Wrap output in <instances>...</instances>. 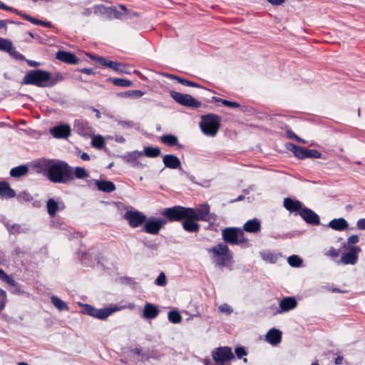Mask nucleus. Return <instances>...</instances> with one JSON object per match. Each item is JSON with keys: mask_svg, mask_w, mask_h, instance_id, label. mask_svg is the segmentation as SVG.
<instances>
[{"mask_svg": "<svg viewBox=\"0 0 365 365\" xmlns=\"http://www.w3.org/2000/svg\"><path fill=\"white\" fill-rule=\"evenodd\" d=\"M35 166L38 172L43 173L52 182L68 183L73 180V169L64 161L42 159Z\"/></svg>", "mask_w": 365, "mask_h": 365, "instance_id": "f257e3e1", "label": "nucleus"}, {"mask_svg": "<svg viewBox=\"0 0 365 365\" xmlns=\"http://www.w3.org/2000/svg\"><path fill=\"white\" fill-rule=\"evenodd\" d=\"M63 80V76L60 73L52 75L48 71L38 69L29 71L24 78L23 84L52 87Z\"/></svg>", "mask_w": 365, "mask_h": 365, "instance_id": "f03ea898", "label": "nucleus"}, {"mask_svg": "<svg viewBox=\"0 0 365 365\" xmlns=\"http://www.w3.org/2000/svg\"><path fill=\"white\" fill-rule=\"evenodd\" d=\"M221 118L216 114H207L202 117L200 123L202 132L208 136H215L219 130Z\"/></svg>", "mask_w": 365, "mask_h": 365, "instance_id": "7ed1b4c3", "label": "nucleus"}, {"mask_svg": "<svg viewBox=\"0 0 365 365\" xmlns=\"http://www.w3.org/2000/svg\"><path fill=\"white\" fill-rule=\"evenodd\" d=\"M193 213L192 208L182 206L165 208L160 212L170 222H178L183 220L185 217H191Z\"/></svg>", "mask_w": 365, "mask_h": 365, "instance_id": "20e7f679", "label": "nucleus"}, {"mask_svg": "<svg viewBox=\"0 0 365 365\" xmlns=\"http://www.w3.org/2000/svg\"><path fill=\"white\" fill-rule=\"evenodd\" d=\"M134 304H130L127 307H117L114 306L111 308H104V309H96L93 307L91 305L86 304L83 308V313L90 315L91 317H96L100 319H106L108 317H109L111 314L115 312L121 310L122 309L129 308L130 309L134 308Z\"/></svg>", "mask_w": 365, "mask_h": 365, "instance_id": "39448f33", "label": "nucleus"}, {"mask_svg": "<svg viewBox=\"0 0 365 365\" xmlns=\"http://www.w3.org/2000/svg\"><path fill=\"white\" fill-rule=\"evenodd\" d=\"M222 235L225 242L230 245H240L247 242L244 232L237 227H227L222 230Z\"/></svg>", "mask_w": 365, "mask_h": 365, "instance_id": "423d86ee", "label": "nucleus"}, {"mask_svg": "<svg viewBox=\"0 0 365 365\" xmlns=\"http://www.w3.org/2000/svg\"><path fill=\"white\" fill-rule=\"evenodd\" d=\"M210 252L214 254L215 262L219 266H225L230 259L229 248L225 244L220 243L210 250Z\"/></svg>", "mask_w": 365, "mask_h": 365, "instance_id": "0eeeda50", "label": "nucleus"}, {"mask_svg": "<svg viewBox=\"0 0 365 365\" xmlns=\"http://www.w3.org/2000/svg\"><path fill=\"white\" fill-rule=\"evenodd\" d=\"M170 95L173 99L180 105L193 108H197L201 106L200 102L195 100L189 94H185L177 91H172Z\"/></svg>", "mask_w": 365, "mask_h": 365, "instance_id": "6e6552de", "label": "nucleus"}, {"mask_svg": "<svg viewBox=\"0 0 365 365\" xmlns=\"http://www.w3.org/2000/svg\"><path fill=\"white\" fill-rule=\"evenodd\" d=\"M214 361L218 365H224L227 361L234 358V354L231 348L228 346H222L215 349L212 353Z\"/></svg>", "mask_w": 365, "mask_h": 365, "instance_id": "1a4fd4ad", "label": "nucleus"}, {"mask_svg": "<svg viewBox=\"0 0 365 365\" xmlns=\"http://www.w3.org/2000/svg\"><path fill=\"white\" fill-rule=\"evenodd\" d=\"M124 218L128 220L131 227L135 228L143 225L146 221V216L138 210H129L125 212Z\"/></svg>", "mask_w": 365, "mask_h": 365, "instance_id": "9d476101", "label": "nucleus"}, {"mask_svg": "<svg viewBox=\"0 0 365 365\" xmlns=\"http://www.w3.org/2000/svg\"><path fill=\"white\" fill-rule=\"evenodd\" d=\"M348 252L344 254L339 262L344 264H355L358 261V255L361 252V248L358 246L350 247L348 249Z\"/></svg>", "mask_w": 365, "mask_h": 365, "instance_id": "9b49d317", "label": "nucleus"}, {"mask_svg": "<svg viewBox=\"0 0 365 365\" xmlns=\"http://www.w3.org/2000/svg\"><path fill=\"white\" fill-rule=\"evenodd\" d=\"M49 132L55 138H67L71 135V129L68 124H60L51 128Z\"/></svg>", "mask_w": 365, "mask_h": 365, "instance_id": "f8f14e48", "label": "nucleus"}, {"mask_svg": "<svg viewBox=\"0 0 365 365\" xmlns=\"http://www.w3.org/2000/svg\"><path fill=\"white\" fill-rule=\"evenodd\" d=\"M166 222L167 221L163 219H151L145 224L144 230L147 233L157 235Z\"/></svg>", "mask_w": 365, "mask_h": 365, "instance_id": "ddd939ff", "label": "nucleus"}, {"mask_svg": "<svg viewBox=\"0 0 365 365\" xmlns=\"http://www.w3.org/2000/svg\"><path fill=\"white\" fill-rule=\"evenodd\" d=\"M297 305L296 299L293 297H287L279 302V309L275 308L274 314L289 312L294 309Z\"/></svg>", "mask_w": 365, "mask_h": 365, "instance_id": "4468645a", "label": "nucleus"}, {"mask_svg": "<svg viewBox=\"0 0 365 365\" xmlns=\"http://www.w3.org/2000/svg\"><path fill=\"white\" fill-rule=\"evenodd\" d=\"M143 153L140 151H133L128 153L125 157V160L130 163L131 166L134 168H142L145 166L144 164H143L139 159L143 157Z\"/></svg>", "mask_w": 365, "mask_h": 365, "instance_id": "2eb2a0df", "label": "nucleus"}, {"mask_svg": "<svg viewBox=\"0 0 365 365\" xmlns=\"http://www.w3.org/2000/svg\"><path fill=\"white\" fill-rule=\"evenodd\" d=\"M193 214L190 218H195L196 220L202 221L210 220V206L208 205H202L199 208H192Z\"/></svg>", "mask_w": 365, "mask_h": 365, "instance_id": "dca6fc26", "label": "nucleus"}, {"mask_svg": "<svg viewBox=\"0 0 365 365\" xmlns=\"http://www.w3.org/2000/svg\"><path fill=\"white\" fill-rule=\"evenodd\" d=\"M299 215L309 224L319 225L320 222L319 216L308 208L304 207L300 210Z\"/></svg>", "mask_w": 365, "mask_h": 365, "instance_id": "f3484780", "label": "nucleus"}, {"mask_svg": "<svg viewBox=\"0 0 365 365\" xmlns=\"http://www.w3.org/2000/svg\"><path fill=\"white\" fill-rule=\"evenodd\" d=\"M195 218L185 217L182 222L183 229L188 232H197L200 230V225L197 223Z\"/></svg>", "mask_w": 365, "mask_h": 365, "instance_id": "a211bd4d", "label": "nucleus"}, {"mask_svg": "<svg viewBox=\"0 0 365 365\" xmlns=\"http://www.w3.org/2000/svg\"><path fill=\"white\" fill-rule=\"evenodd\" d=\"M56 58L69 64H76L78 62V58L73 53L63 51L57 52Z\"/></svg>", "mask_w": 365, "mask_h": 365, "instance_id": "6ab92c4d", "label": "nucleus"}, {"mask_svg": "<svg viewBox=\"0 0 365 365\" xmlns=\"http://www.w3.org/2000/svg\"><path fill=\"white\" fill-rule=\"evenodd\" d=\"M261 230V222L257 219L254 218L252 220H248L245 223L243 226V232L246 231L250 233H257L259 232Z\"/></svg>", "mask_w": 365, "mask_h": 365, "instance_id": "aec40b11", "label": "nucleus"}, {"mask_svg": "<svg viewBox=\"0 0 365 365\" xmlns=\"http://www.w3.org/2000/svg\"><path fill=\"white\" fill-rule=\"evenodd\" d=\"M163 163L165 167L170 169H176L180 167V160L179 158L171 154L164 155L163 158Z\"/></svg>", "mask_w": 365, "mask_h": 365, "instance_id": "412c9836", "label": "nucleus"}, {"mask_svg": "<svg viewBox=\"0 0 365 365\" xmlns=\"http://www.w3.org/2000/svg\"><path fill=\"white\" fill-rule=\"evenodd\" d=\"M159 309L157 306L151 303L145 304L143 309V317L145 319H155L159 314Z\"/></svg>", "mask_w": 365, "mask_h": 365, "instance_id": "4be33fe9", "label": "nucleus"}, {"mask_svg": "<svg viewBox=\"0 0 365 365\" xmlns=\"http://www.w3.org/2000/svg\"><path fill=\"white\" fill-rule=\"evenodd\" d=\"M266 339L272 345H277L281 341L282 332L278 329H272L267 332Z\"/></svg>", "mask_w": 365, "mask_h": 365, "instance_id": "5701e85b", "label": "nucleus"}, {"mask_svg": "<svg viewBox=\"0 0 365 365\" xmlns=\"http://www.w3.org/2000/svg\"><path fill=\"white\" fill-rule=\"evenodd\" d=\"M96 185L100 191L110 193L115 190V184L109 180H96Z\"/></svg>", "mask_w": 365, "mask_h": 365, "instance_id": "b1692460", "label": "nucleus"}, {"mask_svg": "<svg viewBox=\"0 0 365 365\" xmlns=\"http://www.w3.org/2000/svg\"><path fill=\"white\" fill-rule=\"evenodd\" d=\"M284 207L290 212H300L303 209L302 204L299 200H294L291 198H285L284 200Z\"/></svg>", "mask_w": 365, "mask_h": 365, "instance_id": "393cba45", "label": "nucleus"}, {"mask_svg": "<svg viewBox=\"0 0 365 365\" xmlns=\"http://www.w3.org/2000/svg\"><path fill=\"white\" fill-rule=\"evenodd\" d=\"M46 207L48 215L51 217H54L57 211L60 209L63 210L65 206L63 203L58 204L53 199L50 198L46 202Z\"/></svg>", "mask_w": 365, "mask_h": 365, "instance_id": "a878e982", "label": "nucleus"}, {"mask_svg": "<svg viewBox=\"0 0 365 365\" xmlns=\"http://www.w3.org/2000/svg\"><path fill=\"white\" fill-rule=\"evenodd\" d=\"M348 225H349L348 222L343 217H340L338 219H334V220H331L328 225V226L330 228H331L334 230H336V231L344 230L348 227Z\"/></svg>", "mask_w": 365, "mask_h": 365, "instance_id": "bb28decb", "label": "nucleus"}, {"mask_svg": "<svg viewBox=\"0 0 365 365\" xmlns=\"http://www.w3.org/2000/svg\"><path fill=\"white\" fill-rule=\"evenodd\" d=\"M110 68L113 71L117 72L119 74H130L131 71L129 69V67L120 62L113 61L110 64Z\"/></svg>", "mask_w": 365, "mask_h": 365, "instance_id": "cd10ccee", "label": "nucleus"}, {"mask_svg": "<svg viewBox=\"0 0 365 365\" xmlns=\"http://www.w3.org/2000/svg\"><path fill=\"white\" fill-rule=\"evenodd\" d=\"M16 193L11 189L9 183L5 182H0V196L5 198H11L15 197Z\"/></svg>", "mask_w": 365, "mask_h": 365, "instance_id": "c85d7f7f", "label": "nucleus"}, {"mask_svg": "<svg viewBox=\"0 0 365 365\" xmlns=\"http://www.w3.org/2000/svg\"><path fill=\"white\" fill-rule=\"evenodd\" d=\"M74 128L76 131L81 135H88L91 132V129L88 126V123L79 120L75 121Z\"/></svg>", "mask_w": 365, "mask_h": 365, "instance_id": "c756f323", "label": "nucleus"}, {"mask_svg": "<svg viewBox=\"0 0 365 365\" xmlns=\"http://www.w3.org/2000/svg\"><path fill=\"white\" fill-rule=\"evenodd\" d=\"M288 150L292 151L296 157L299 159H305L306 148L296 145L292 143H288L287 145Z\"/></svg>", "mask_w": 365, "mask_h": 365, "instance_id": "7c9ffc66", "label": "nucleus"}, {"mask_svg": "<svg viewBox=\"0 0 365 365\" xmlns=\"http://www.w3.org/2000/svg\"><path fill=\"white\" fill-rule=\"evenodd\" d=\"M29 171L27 166L26 165H19L15 168H13L10 170L11 176L14 178H19L25 175Z\"/></svg>", "mask_w": 365, "mask_h": 365, "instance_id": "2f4dec72", "label": "nucleus"}, {"mask_svg": "<svg viewBox=\"0 0 365 365\" xmlns=\"http://www.w3.org/2000/svg\"><path fill=\"white\" fill-rule=\"evenodd\" d=\"M51 301L52 304L58 309L59 311H68V307L65 302L61 300L56 296H52L51 297Z\"/></svg>", "mask_w": 365, "mask_h": 365, "instance_id": "473e14b6", "label": "nucleus"}, {"mask_svg": "<svg viewBox=\"0 0 365 365\" xmlns=\"http://www.w3.org/2000/svg\"><path fill=\"white\" fill-rule=\"evenodd\" d=\"M109 81L115 86L130 87L133 86V82L125 78H110Z\"/></svg>", "mask_w": 365, "mask_h": 365, "instance_id": "72a5a7b5", "label": "nucleus"}, {"mask_svg": "<svg viewBox=\"0 0 365 365\" xmlns=\"http://www.w3.org/2000/svg\"><path fill=\"white\" fill-rule=\"evenodd\" d=\"M0 50L13 53V45L8 39L0 38Z\"/></svg>", "mask_w": 365, "mask_h": 365, "instance_id": "f704fd0d", "label": "nucleus"}, {"mask_svg": "<svg viewBox=\"0 0 365 365\" xmlns=\"http://www.w3.org/2000/svg\"><path fill=\"white\" fill-rule=\"evenodd\" d=\"M144 154L149 158H156L160 155V150L158 148L145 147L144 149Z\"/></svg>", "mask_w": 365, "mask_h": 365, "instance_id": "c9c22d12", "label": "nucleus"}, {"mask_svg": "<svg viewBox=\"0 0 365 365\" xmlns=\"http://www.w3.org/2000/svg\"><path fill=\"white\" fill-rule=\"evenodd\" d=\"M161 141L166 145L173 146L178 143V138L173 135H165L161 137Z\"/></svg>", "mask_w": 365, "mask_h": 365, "instance_id": "e433bc0d", "label": "nucleus"}, {"mask_svg": "<svg viewBox=\"0 0 365 365\" xmlns=\"http://www.w3.org/2000/svg\"><path fill=\"white\" fill-rule=\"evenodd\" d=\"M0 279L6 282L8 284L15 287L16 282L14 280L11 276L8 275L2 269L0 268Z\"/></svg>", "mask_w": 365, "mask_h": 365, "instance_id": "4c0bfd02", "label": "nucleus"}, {"mask_svg": "<svg viewBox=\"0 0 365 365\" xmlns=\"http://www.w3.org/2000/svg\"><path fill=\"white\" fill-rule=\"evenodd\" d=\"M0 279L6 282L8 284L15 287L16 282L14 280L11 276L8 275L2 269L0 268Z\"/></svg>", "mask_w": 365, "mask_h": 365, "instance_id": "58836bf2", "label": "nucleus"}, {"mask_svg": "<svg viewBox=\"0 0 365 365\" xmlns=\"http://www.w3.org/2000/svg\"><path fill=\"white\" fill-rule=\"evenodd\" d=\"M168 317V320L173 324H178L182 321V317L177 311H170Z\"/></svg>", "mask_w": 365, "mask_h": 365, "instance_id": "ea45409f", "label": "nucleus"}, {"mask_svg": "<svg viewBox=\"0 0 365 365\" xmlns=\"http://www.w3.org/2000/svg\"><path fill=\"white\" fill-rule=\"evenodd\" d=\"M287 261L289 264L293 267H299L302 264V259L295 255L289 257Z\"/></svg>", "mask_w": 365, "mask_h": 365, "instance_id": "a19ab883", "label": "nucleus"}, {"mask_svg": "<svg viewBox=\"0 0 365 365\" xmlns=\"http://www.w3.org/2000/svg\"><path fill=\"white\" fill-rule=\"evenodd\" d=\"M73 172V176L75 175V177L78 179H83L88 177V172L81 167H76Z\"/></svg>", "mask_w": 365, "mask_h": 365, "instance_id": "79ce46f5", "label": "nucleus"}, {"mask_svg": "<svg viewBox=\"0 0 365 365\" xmlns=\"http://www.w3.org/2000/svg\"><path fill=\"white\" fill-rule=\"evenodd\" d=\"M144 95V93L141 91L133 90L126 91L125 93H121V96L123 97H130V98H140Z\"/></svg>", "mask_w": 365, "mask_h": 365, "instance_id": "37998d69", "label": "nucleus"}, {"mask_svg": "<svg viewBox=\"0 0 365 365\" xmlns=\"http://www.w3.org/2000/svg\"><path fill=\"white\" fill-rule=\"evenodd\" d=\"M91 144L94 148L101 149L104 145V138L101 135L94 136Z\"/></svg>", "mask_w": 365, "mask_h": 365, "instance_id": "c03bdc74", "label": "nucleus"}, {"mask_svg": "<svg viewBox=\"0 0 365 365\" xmlns=\"http://www.w3.org/2000/svg\"><path fill=\"white\" fill-rule=\"evenodd\" d=\"M305 158H321L322 153L314 149L306 148Z\"/></svg>", "mask_w": 365, "mask_h": 365, "instance_id": "a18cd8bd", "label": "nucleus"}, {"mask_svg": "<svg viewBox=\"0 0 365 365\" xmlns=\"http://www.w3.org/2000/svg\"><path fill=\"white\" fill-rule=\"evenodd\" d=\"M261 256L263 258V259L271 263H274L277 259L276 255L272 252H263L261 254Z\"/></svg>", "mask_w": 365, "mask_h": 365, "instance_id": "49530a36", "label": "nucleus"}, {"mask_svg": "<svg viewBox=\"0 0 365 365\" xmlns=\"http://www.w3.org/2000/svg\"><path fill=\"white\" fill-rule=\"evenodd\" d=\"M118 125L123 129L131 128L134 126V123L131 120H116Z\"/></svg>", "mask_w": 365, "mask_h": 365, "instance_id": "de8ad7c7", "label": "nucleus"}, {"mask_svg": "<svg viewBox=\"0 0 365 365\" xmlns=\"http://www.w3.org/2000/svg\"><path fill=\"white\" fill-rule=\"evenodd\" d=\"M167 76L170 78H172V79H175L177 80L179 83H180L181 84L184 85V86H190V84H191V82L192 81H190L188 80H186V79H184V78H179L178 76H175L174 75H172V74H168Z\"/></svg>", "mask_w": 365, "mask_h": 365, "instance_id": "09e8293b", "label": "nucleus"}, {"mask_svg": "<svg viewBox=\"0 0 365 365\" xmlns=\"http://www.w3.org/2000/svg\"><path fill=\"white\" fill-rule=\"evenodd\" d=\"M0 312L5 307L6 304V293L4 290L0 289Z\"/></svg>", "mask_w": 365, "mask_h": 365, "instance_id": "8fccbe9b", "label": "nucleus"}, {"mask_svg": "<svg viewBox=\"0 0 365 365\" xmlns=\"http://www.w3.org/2000/svg\"><path fill=\"white\" fill-rule=\"evenodd\" d=\"M7 230L11 233H19L21 232V226L18 224H14V225H6Z\"/></svg>", "mask_w": 365, "mask_h": 365, "instance_id": "3c124183", "label": "nucleus"}, {"mask_svg": "<svg viewBox=\"0 0 365 365\" xmlns=\"http://www.w3.org/2000/svg\"><path fill=\"white\" fill-rule=\"evenodd\" d=\"M155 284L158 286H165L166 284V276L162 272L155 279Z\"/></svg>", "mask_w": 365, "mask_h": 365, "instance_id": "603ef678", "label": "nucleus"}, {"mask_svg": "<svg viewBox=\"0 0 365 365\" xmlns=\"http://www.w3.org/2000/svg\"><path fill=\"white\" fill-rule=\"evenodd\" d=\"M287 136L290 139H294L297 141L302 143H305V141L300 138L299 136H297L294 132H292L290 130H287L286 131Z\"/></svg>", "mask_w": 365, "mask_h": 365, "instance_id": "864d4df0", "label": "nucleus"}, {"mask_svg": "<svg viewBox=\"0 0 365 365\" xmlns=\"http://www.w3.org/2000/svg\"><path fill=\"white\" fill-rule=\"evenodd\" d=\"M29 21H30L31 22L35 24H37V25H42V26H44L46 27H49L50 26V24L51 23L50 22H47V21H43L41 20H38V19H35L32 17H27L26 18Z\"/></svg>", "mask_w": 365, "mask_h": 365, "instance_id": "5fc2aeb1", "label": "nucleus"}, {"mask_svg": "<svg viewBox=\"0 0 365 365\" xmlns=\"http://www.w3.org/2000/svg\"><path fill=\"white\" fill-rule=\"evenodd\" d=\"M219 309L222 312H225V313H227V314H231L232 312V307L227 304H223L222 305L220 306L219 307Z\"/></svg>", "mask_w": 365, "mask_h": 365, "instance_id": "6e6d98bb", "label": "nucleus"}, {"mask_svg": "<svg viewBox=\"0 0 365 365\" xmlns=\"http://www.w3.org/2000/svg\"><path fill=\"white\" fill-rule=\"evenodd\" d=\"M97 61L103 66L110 68V64L112 62V61L108 60L104 57H98L97 58Z\"/></svg>", "mask_w": 365, "mask_h": 365, "instance_id": "4d7b16f0", "label": "nucleus"}, {"mask_svg": "<svg viewBox=\"0 0 365 365\" xmlns=\"http://www.w3.org/2000/svg\"><path fill=\"white\" fill-rule=\"evenodd\" d=\"M222 104L227 107L231 108H239L240 107V105L237 102L230 101L228 100H223Z\"/></svg>", "mask_w": 365, "mask_h": 365, "instance_id": "13d9d810", "label": "nucleus"}, {"mask_svg": "<svg viewBox=\"0 0 365 365\" xmlns=\"http://www.w3.org/2000/svg\"><path fill=\"white\" fill-rule=\"evenodd\" d=\"M235 354L239 359L242 358L247 354L245 349L242 347H237L235 349Z\"/></svg>", "mask_w": 365, "mask_h": 365, "instance_id": "bf43d9fd", "label": "nucleus"}, {"mask_svg": "<svg viewBox=\"0 0 365 365\" xmlns=\"http://www.w3.org/2000/svg\"><path fill=\"white\" fill-rule=\"evenodd\" d=\"M359 241V237L355 235H353L348 238V244H349V245H355V244L358 243Z\"/></svg>", "mask_w": 365, "mask_h": 365, "instance_id": "052dcab7", "label": "nucleus"}, {"mask_svg": "<svg viewBox=\"0 0 365 365\" xmlns=\"http://www.w3.org/2000/svg\"><path fill=\"white\" fill-rule=\"evenodd\" d=\"M356 227L359 230H365V218L359 220L356 222Z\"/></svg>", "mask_w": 365, "mask_h": 365, "instance_id": "680f3d73", "label": "nucleus"}, {"mask_svg": "<svg viewBox=\"0 0 365 365\" xmlns=\"http://www.w3.org/2000/svg\"><path fill=\"white\" fill-rule=\"evenodd\" d=\"M328 255L333 257H336L339 255V250H336L334 247H331L328 251Z\"/></svg>", "mask_w": 365, "mask_h": 365, "instance_id": "e2e57ef3", "label": "nucleus"}, {"mask_svg": "<svg viewBox=\"0 0 365 365\" xmlns=\"http://www.w3.org/2000/svg\"><path fill=\"white\" fill-rule=\"evenodd\" d=\"M131 352L134 353L136 355H141L142 353V349L140 347H135L134 349H131Z\"/></svg>", "mask_w": 365, "mask_h": 365, "instance_id": "0e129e2a", "label": "nucleus"}, {"mask_svg": "<svg viewBox=\"0 0 365 365\" xmlns=\"http://www.w3.org/2000/svg\"><path fill=\"white\" fill-rule=\"evenodd\" d=\"M115 140L117 142V143H125V139L124 137L121 136V135H117L115 136Z\"/></svg>", "mask_w": 365, "mask_h": 365, "instance_id": "69168bd1", "label": "nucleus"}, {"mask_svg": "<svg viewBox=\"0 0 365 365\" xmlns=\"http://www.w3.org/2000/svg\"><path fill=\"white\" fill-rule=\"evenodd\" d=\"M29 65L30 66H33V67H37V66H40V63L39 62H37V61H31V60H29L27 61Z\"/></svg>", "mask_w": 365, "mask_h": 365, "instance_id": "338daca9", "label": "nucleus"}, {"mask_svg": "<svg viewBox=\"0 0 365 365\" xmlns=\"http://www.w3.org/2000/svg\"><path fill=\"white\" fill-rule=\"evenodd\" d=\"M10 54L14 56L16 58L21 59L23 58V56L21 53H19V52H17L16 51H15L14 48H13V53H10Z\"/></svg>", "mask_w": 365, "mask_h": 365, "instance_id": "774afa93", "label": "nucleus"}]
</instances>
